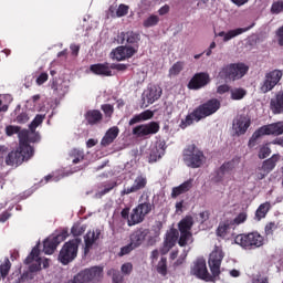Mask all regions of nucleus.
I'll return each mask as SVG.
<instances>
[{
	"instance_id": "4",
	"label": "nucleus",
	"mask_w": 283,
	"mask_h": 283,
	"mask_svg": "<svg viewBox=\"0 0 283 283\" xmlns=\"http://www.w3.org/2000/svg\"><path fill=\"white\" fill-rule=\"evenodd\" d=\"M206 160L205 153L196 144L188 145L184 149V163L186 167L198 169L201 165H205Z\"/></svg>"
},
{
	"instance_id": "20",
	"label": "nucleus",
	"mask_w": 283,
	"mask_h": 283,
	"mask_svg": "<svg viewBox=\"0 0 283 283\" xmlns=\"http://www.w3.org/2000/svg\"><path fill=\"white\" fill-rule=\"evenodd\" d=\"M165 149H167L165 140L159 139L150 145L149 163H158L165 156Z\"/></svg>"
},
{
	"instance_id": "30",
	"label": "nucleus",
	"mask_w": 283,
	"mask_h": 283,
	"mask_svg": "<svg viewBox=\"0 0 283 283\" xmlns=\"http://www.w3.org/2000/svg\"><path fill=\"white\" fill-rule=\"evenodd\" d=\"M51 90H53L56 96H65L70 91V82L67 81H54L51 84Z\"/></svg>"
},
{
	"instance_id": "15",
	"label": "nucleus",
	"mask_w": 283,
	"mask_h": 283,
	"mask_svg": "<svg viewBox=\"0 0 283 283\" xmlns=\"http://www.w3.org/2000/svg\"><path fill=\"white\" fill-rule=\"evenodd\" d=\"M222 260H224V252L219 247H216L214 250L210 253L208 264L210 268L213 277L220 275V266H222Z\"/></svg>"
},
{
	"instance_id": "28",
	"label": "nucleus",
	"mask_w": 283,
	"mask_h": 283,
	"mask_svg": "<svg viewBox=\"0 0 283 283\" xmlns=\"http://www.w3.org/2000/svg\"><path fill=\"white\" fill-rule=\"evenodd\" d=\"M149 235V229H139L135 230L130 234V244L135 247V249H138L143 242H145V238Z\"/></svg>"
},
{
	"instance_id": "10",
	"label": "nucleus",
	"mask_w": 283,
	"mask_h": 283,
	"mask_svg": "<svg viewBox=\"0 0 283 283\" xmlns=\"http://www.w3.org/2000/svg\"><path fill=\"white\" fill-rule=\"evenodd\" d=\"M282 134H283V122L264 125L253 133L249 143L251 145L252 143H255L258 138H262V136H282Z\"/></svg>"
},
{
	"instance_id": "35",
	"label": "nucleus",
	"mask_w": 283,
	"mask_h": 283,
	"mask_svg": "<svg viewBox=\"0 0 283 283\" xmlns=\"http://www.w3.org/2000/svg\"><path fill=\"white\" fill-rule=\"evenodd\" d=\"M118 184L116 181H107L102 184L103 189L99 188V190L95 193V198H103V196H107L112 189L117 187Z\"/></svg>"
},
{
	"instance_id": "9",
	"label": "nucleus",
	"mask_w": 283,
	"mask_h": 283,
	"mask_svg": "<svg viewBox=\"0 0 283 283\" xmlns=\"http://www.w3.org/2000/svg\"><path fill=\"white\" fill-rule=\"evenodd\" d=\"M103 280V266H92L81 271L73 277L71 283H88V282H101Z\"/></svg>"
},
{
	"instance_id": "11",
	"label": "nucleus",
	"mask_w": 283,
	"mask_h": 283,
	"mask_svg": "<svg viewBox=\"0 0 283 283\" xmlns=\"http://www.w3.org/2000/svg\"><path fill=\"white\" fill-rule=\"evenodd\" d=\"M190 275H195L198 280H203V282H216L213 274L209 273L207 269V261L202 258L197 259L190 269Z\"/></svg>"
},
{
	"instance_id": "19",
	"label": "nucleus",
	"mask_w": 283,
	"mask_h": 283,
	"mask_svg": "<svg viewBox=\"0 0 283 283\" xmlns=\"http://www.w3.org/2000/svg\"><path fill=\"white\" fill-rule=\"evenodd\" d=\"M240 165V159H232L231 161L224 163L217 171V180L222 182V180H229L231 178V172L235 167Z\"/></svg>"
},
{
	"instance_id": "61",
	"label": "nucleus",
	"mask_w": 283,
	"mask_h": 283,
	"mask_svg": "<svg viewBox=\"0 0 283 283\" xmlns=\"http://www.w3.org/2000/svg\"><path fill=\"white\" fill-rule=\"evenodd\" d=\"M252 283H269V279H266V276L256 275V276L252 280Z\"/></svg>"
},
{
	"instance_id": "48",
	"label": "nucleus",
	"mask_w": 283,
	"mask_h": 283,
	"mask_svg": "<svg viewBox=\"0 0 283 283\" xmlns=\"http://www.w3.org/2000/svg\"><path fill=\"white\" fill-rule=\"evenodd\" d=\"M21 132H23V130H21V127H19V126L9 125L6 127L7 136H14V134H18V137H19Z\"/></svg>"
},
{
	"instance_id": "47",
	"label": "nucleus",
	"mask_w": 283,
	"mask_h": 283,
	"mask_svg": "<svg viewBox=\"0 0 283 283\" xmlns=\"http://www.w3.org/2000/svg\"><path fill=\"white\" fill-rule=\"evenodd\" d=\"M283 12V1L279 0L272 3L271 13L272 14H280Z\"/></svg>"
},
{
	"instance_id": "62",
	"label": "nucleus",
	"mask_w": 283,
	"mask_h": 283,
	"mask_svg": "<svg viewBox=\"0 0 283 283\" xmlns=\"http://www.w3.org/2000/svg\"><path fill=\"white\" fill-rule=\"evenodd\" d=\"M48 81V73H41L36 78L38 85H43Z\"/></svg>"
},
{
	"instance_id": "44",
	"label": "nucleus",
	"mask_w": 283,
	"mask_h": 283,
	"mask_svg": "<svg viewBox=\"0 0 283 283\" xmlns=\"http://www.w3.org/2000/svg\"><path fill=\"white\" fill-rule=\"evenodd\" d=\"M157 273H159V275H167V259L166 258H161L160 261L157 264Z\"/></svg>"
},
{
	"instance_id": "26",
	"label": "nucleus",
	"mask_w": 283,
	"mask_h": 283,
	"mask_svg": "<svg viewBox=\"0 0 283 283\" xmlns=\"http://www.w3.org/2000/svg\"><path fill=\"white\" fill-rule=\"evenodd\" d=\"M160 96H163V88L159 86H150L144 92V101L149 105L156 103Z\"/></svg>"
},
{
	"instance_id": "39",
	"label": "nucleus",
	"mask_w": 283,
	"mask_h": 283,
	"mask_svg": "<svg viewBox=\"0 0 283 283\" xmlns=\"http://www.w3.org/2000/svg\"><path fill=\"white\" fill-rule=\"evenodd\" d=\"M70 158L73 165H78V163H82V160H84L85 153L81 149L74 148L70 151Z\"/></svg>"
},
{
	"instance_id": "45",
	"label": "nucleus",
	"mask_w": 283,
	"mask_h": 283,
	"mask_svg": "<svg viewBox=\"0 0 283 283\" xmlns=\"http://www.w3.org/2000/svg\"><path fill=\"white\" fill-rule=\"evenodd\" d=\"M269 156H271V147H269V144H265L261 146L259 150V158L264 160V158H269Z\"/></svg>"
},
{
	"instance_id": "2",
	"label": "nucleus",
	"mask_w": 283,
	"mask_h": 283,
	"mask_svg": "<svg viewBox=\"0 0 283 283\" xmlns=\"http://www.w3.org/2000/svg\"><path fill=\"white\" fill-rule=\"evenodd\" d=\"M117 43L122 46H117L111 52V59L115 61L132 59L140 48V33L134 31L120 32L117 35Z\"/></svg>"
},
{
	"instance_id": "14",
	"label": "nucleus",
	"mask_w": 283,
	"mask_h": 283,
	"mask_svg": "<svg viewBox=\"0 0 283 283\" xmlns=\"http://www.w3.org/2000/svg\"><path fill=\"white\" fill-rule=\"evenodd\" d=\"M247 218H249V214L247 211H242L239 214H237L233 219L224 221L223 224H220L217 230V235H220L221 238L224 237V233L229 231V229H235V227H240V224H244L247 222Z\"/></svg>"
},
{
	"instance_id": "16",
	"label": "nucleus",
	"mask_w": 283,
	"mask_h": 283,
	"mask_svg": "<svg viewBox=\"0 0 283 283\" xmlns=\"http://www.w3.org/2000/svg\"><path fill=\"white\" fill-rule=\"evenodd\" d=\"M281 78H282V71L280 70H274L272 72L266 73L265 80L261 84V92L263 94L271 92V90H273V87H275V85L280 83Z\"/></svg>"
},
{
	"instance_id": "38",
	"label": "nucleus",
	"mask_w": 283,
	"mask_h": 283,
	"mask_svg": "<svg viewBox=\"0 0 283 283\" xmlns=\"http://www.w3.org/2000/svg\"><path fill=\"white\" fill-rule=\"evenodd\" d=\"M269 209H271V203L265 202L259 206V208L255 211V220L260 222L262 218H266V213H269Z\"/></svg>"
},
{
	"instance_id": "32",
	"label": "nucleus",
	"mask_w": 283,
	"mask_h": 283,
	"mask_svg": "<svg viewBox=\"0 0 283 283\" xmlns=\"http://www.w3.org/2000/svg\"><path fill=\"white\" fill-rule=\"evenodd\" d=\"M273 114H282L283 112V92L280 91L270 102Z\"/></svg>"
},
{
	"instance_id": "64",
	"label": "nucleus",
	"mask_w": 283,
	"mask_h": 283,
	"mask_svg": "<svg viewBox=\"0 0 283 283\" xmlns=\"http://www.w3.org/2000/svg\"><path fill=\"white\" fill-rule=\"evenodd\" d=\"M276 36L279 39V45H283V25L276 31Z\"/></svg>"
},
{
	"instance_id": "3",
	"label": "nucleus",
	"mask_w": 283,
	"mask_h": 283,
	"mask_svg": "<svg viewBox=\"0 0 283 283\" xmlns=\"http://www.w3.org/2000/svg\"><path fill=\"white\" fill-rule=\"evenodd\" d=\"M220 109V102L218 98L209 99L208 102L199 105L192 113L186 116L184 120L180 123L181 129H187L193 123H200L203 118L208 116H212Z\"/></svg>"
},
{
	"instance_id": "27",
	"label": "nucleus",
	"mask_w": 283,
	"mask_h": 283,
	"mask_svg": "<svg viewBox=\"0 0 283 283\" xmlns=\"http://www.w3.org/2000/svg\"><path fill=\"white\" fill-rule=\"evenodd\" d=\"M118 134H120V129L118 128V126L111 127L103 136L101 140V146L109 147V145H112V143H114L116 138H118Z\"/></svg>"
},
{
	"instance_id": "8",
	"label": "nucleus",
	"mask_w": 283,
	"mask_h": 283,
	"mask_svg": "<svg viewBox=\"0 0 283 283\" xmlns=\"http://www.w3.org/2000/svg\"><path fill=\"white\" fill-rule=\"evenodd\" d=\"M249 72V66L243 63L229 64L221 69L219 77L224 81H240Z\"/></svg>"
},
{
	"instance_id": "1",
	"label": "nucleus",
	"mask_w": 283,
	"mask_h": 283,
	"mask_svg": "<svg viewBox=\"0 0 283 283\" xmlns=\"http://www.w3.org/2000/svg\"><path fill=\"white\" fill-rule=\"evenodd\" d=\"M45 120V115L38 114L34 119L30 123L29 129H23L19 134V147L8 154L6 158V164L9 167H19L24 160H30L34 156V148L30 146V143H39L41 136L36 133V127L43 124Z\"/></svg>"
},
{
	"instance_id": "17",
	"label": "nucleus",
	"mask_w": 283,
	"mask_h": 283,
	"mask_svg": "<svg viewBox=\"0 0 283 283\" xmlns=\"http://www.w3.org/2000/svg\"><path fill=\"white\" fill-rule=\"evenodd\" d=\"M158 132H160V125L157 122L142 124L133 128V135L137 136V138H143L145 136L158 134Z\"/></svg>"
},
{
	"instance_id": "60",
	"label": "nucleus",
	"mask_w": 283,
	"mask_h": 283,
	"mask_svg": "<svg viewBox=\"0 0 283 283\" xmlns=\"http://www.w3.org/2000/svg\"><path fill=\"white\" fill-rule=\"evenodd\" d=\"M111 70H117L118 72H125V70H127V65L113 63V64H111Z\"/></svg>"
},
{
	"instance_id": "24",
	"label": "nucleus",
	"mask_w": 283,
	"mask_h": 283,
	"mask_svg": "<svg viewBox=\"0 0 283 283\" xmlns=\"http://www.w3.org/2000/svg\"><path fill=\"white\" fill-rule=\"evenodd\" d=\"M210 77L207 73H197L188 83L189 90H202L206 85H209Z\"/></svg>"
},
{
	"instance_id": "56",
	"label": "nucleus",
	"mask_w": 283,
	"mask_h": 283,
	"mask_svg": "<svg viewBox=\"0 0 283 283\" xmlns=\"http://www.w3.org/2000/svg\"><path fill=\"white\" fill-rule=\"evenodd\" d=\"M275 229H277L275 222H270L265 226V235H273V231H275Z\"/></svg>"
},
{
	"instance_id": "29",
	"label": "nucleus",
	"mask_w": 283,
	"mask_h": 283,
	"mask_svg": "<svg viewBox=\"0 0 283 283\" xmlns=\"http://www.w3.org/2000/svg\"><path fill=\"white\" fill-rule=\"evenodd\" d=\"M90 70L98 76H112V64L109 63L92 64Z\"/></svg>"
},
{
	"instance_id": "22",
	"label": "nucleus",
	"mask_w": 283,
	"mask_h": 283,
	"mask_svg": "<svg viewBox=\"0 0 283 283\" xmlns=\"http://www.w3.org/2000/svg\"><path fill=\"white\" fill-rule=\"evenodd\" d=\"M179 235H180V233L178 232L177 229H170L166 233L164 245L160 249L163 255H167V253H169V251H171V249H174V247H176V242H178Z\"/></svg>"
},
{
	"instance_id": "12",
	"label": "nucleus",
	"mask_w": 283,
	"mask_h": 283,
	"mask_svg": "<svg viewBox=\"0 0 283 283\" xmlns=\"http://www.w3.org/2000/svg\"><path fill=\"white\" fill-rule=\"evenodd\" d=\"M151 202L144 201L133 209L130 217L128 219V227H134L135 224H140L145 220L148 213H151Z\"/></svg>"
},
{
	"instance_id": "63",
	"label": "nucleus",
	"mask_w": 283,
	"mask_h": 283,
	"mask_svg": "<svg viewBox=\"0 0 283 283\" xmlns=\"http://www.w3.org/2000/svg\"><path fill=\"white\" fill-rule=\"evenodd\" d=\"M70 50L72 51L73 56H78L81 46L77 44H71Z\"/></svg>"
},
{
	"instance_id": "40",
	"label": "nucleus",
	"mask_w": 283,
	"mask_h": 283,
	"mask_svg": "<svg viewBox=\"0 0 283 283\" xmlns=\"http://www.w3.org/2000/svg\"><path fill=\"white\" fill-rule=\"evenodd\" d=\"M247 96V90L242 87H234L230 90V98L232 101H242Z\"/></svg>"
},
{
	"instance_id": "5",
	"label": "nucleus",
	"mask_w": 283,
	"mask_h": 283,
	"mask_svg": "<svg viewBox=\"0 0 283 283\" xmlns=\"http://www.w3.org/2000/svg\"><path fill=\"white\" fill-rule=\"evenodd\" d=\"M235 244L242 247L248 251L253 249H260V247H264V237L259 232H251L248 234H238L234 239Z\"/></svg>"
},
{
	"instance_id": "36",
	"label": "nucleus",
	"mask_w": 283,
	"mask_h": 283,
	"mask_svg": "<svg viewBox=\"0 0 283 283\" xmlns=\"http://www.w3.org/2000/svg\"><path fill=\"white\" fill-rule=\"evenodd\" d=\"M277 160H280V155H273L271 158L264 160L261 165L264 170L270 174L275 169V165H277Z\"/></svg>"
},
{
	"instance_id": "25",
	"label": "nucleus",
	"mask_w": 283,
	"mask_h": 283,
	"mask_svg": "<svg viewBox=\"0 0 283 283\" xmlns=\"http://www.w3.org/2000/svg\"><path fill=\"white\" fill-rule=\"evenodd\" d=\"M253 28V24L248 28H239V29H233L228 32L221 31L219 33H216V36H221L223 38V42L227 43L231 41V39H235V36H240V34H244V32H249Z\"/></svg>"
},
{
	"instance_id": "59",
	"label": "nucleus",
	"mask_w": 283,
	"mask_h": 283,
	"mask_svg": "<svg viewBox=\"0 0 283 283\" xmlns=\"http://www.w3.org/2000/svg\"><path fill=\"white\" fill-rule=\"evenodd\" d=\"M227 92L231 93V87H229L227 84H222L217 88V94H227Z\"/></svg>"
},
{
	"instance_id": "31",
	"label": "nucleus",
	"mask_w": 283,
	"mask_h": 283,
	"mask_svg": "<svg viewBox=\"0 0 283 283\" xmlns=\"http://www.w3.org/2000/svg\"><path fill=\"white\" fill-rule=\"evenodd\" d=\"M98 238H101V230L96 229L93 231H88L86 233V235L84 237V242H85V253L90 252V249H92V245L94 244V242H96V240H98Z\"/></svg>"
},
{
	"instance_id": "7",
	"label": "nucleus",
	"mask_w": 283,
	"mask_h": 283,
	"mask_svg": "<svg viewBox=\"0 0 283 283\" xmlns=\"http://www.w3.org/2000/svg\"><path fill=\"white\" fill-rule=\"evenodd\" d=\"M193 227V217L187 216L181 219L178 223L179 229V247H188V244H193V233H191V228Z\"/></svg>"
},
{
	"instance_id": "53",
	"label": "nucleus",
	"mask_w": 283,
	"mask_h": 283,
	"mask_svg": "<svg viewBox=\"0 0 283 283\" xmlns=\"http://www.w3.org/2000/svg\"><path fill=\"white\" fill-rule=\"evenodd\" d=\"M71 233L74 235V238H78V235H83V233H85V228L81 226H73Z\"/></svg>"
},
{
	"instance_id": "43",
	"label": "nucleus",
	"mask_w": 283,
	"mask_h": 283,
	"mask_svg": "<svg viewBox=\"0 0 283 283\" xmlns=\"http://www.w3.org/2000/svg\"><path fill=\"white\" fill-rule=\"evenodd\" d=\"M185 67V64L182 62H177L175 63L170 69H169V74L168 76L171 78L174 76H178L180 72H182Z\"/></svg>"
},
{
	"instance_id": "42",
	"label": "nucleus",
	"mask_w": 283,
	"mask_h": 283,
	"mask_svg": "<svg viewBox=\"0 0 283 283\" xmlns=\"http://www.w3.org/2000/svg\"><path fill=\"white\" fill-rule=\"evenodd\" d=\"M157 23H160V18L156 14H150L143 22L144 28H154Z\"/></svg>"
},
{
	"instance_id": "58",
	"label": "nucleus",
	"mask_w": 283,
	"mask_h": 283,
	"mask_svg": "<svg viewBox=\"0 0 283 283\" xmlns=\"http://www.w3.org/2000/svg\"><path fill=\"white\" fill-rule=\"evenodd\" d=\"M102 111L106 116L109 117L112 116V114H114V106H112L111 104H104L102 105Z\"/></svg>"
},
{
	"instance_id": "57",
	"label": "nucleus",
	"mask_w": 283,
	"mask_h": 283,
	"mask_svg": "<svg viewBox=\"0 0 283 283\" xmlns=\"http://www.w3.org/2000/svg\"><path fill=\"white\" fill-rule=\"evenodd\" d=\"M198 222H200V224H205V222H207V220H209V211H202L199 213V217H197Z\"/></svg>"
},
{
	"instance_id": "34",
	"label": "nucleus",
	"mask_w": 283,
	"mask_h": 283,
	"mask_svg": "<svg viewBox=\"0 0 283 283\" xmlns=\"http://www.w3.org/2000/svg\"><path fill=\"white\" fill-rule=\"evenodd\" d=\"M154 118V112L150 109L144 111L140 114L135 115L129 119L128 125H136V123H143L145 120H151Z\"/></svg>"
},
{
	"instance_id": "46",
	"label": "nucleus",
	"mask_w": 283,
	"mask_h": 283,
	"mask_svg": "<svg viewBox=\"0 0 283 283\" xmlns=\"http://www.w3.org/2000/svg\"><path fill=\"white\" fill-rule=\"evenodd\" d=\"M160 235L159 231H149V233L147 234V242L150 247H154V244H156V242H158V238Z\"/></svg>"
},
{
	"instance_id": "6",
	"label": "nucleus",
	"mask_w": 283,
	"mask_h": 283,
	"mask_svg": "<svg viewBox=\"0 0 283 283\" xmlns=\"http://www.w3.org/2000/svg\"><path fill=\"white\" fill-rule=\"evenodd\" d=\"M78 244H81V239L78 238L64 243L57 256L59 262L64 265L70 264V262H74V260H76V255H78Z\"/></svg>"
},
{
	"instance_id": "41",
	"label": "nucleus",
	"mask_w": 283,
	"mask_h": 283,
	"mask_svg": "<svg viewBox=\"0 0 283 283\" xmlns=\"http://www.w3.org/2000/svg\"><path fill=\"white\" fill-rule=\"evenodd\" d=\"M107 275L112 276V282L113 283H123V282H125V275L116 269L108 270Z\"/></svg>"
},
{
	"instance_id": "21",
	"label": "nucleus",
	"mask_w": 283,
	"mask_h": 283,
	"mask_svg": "<svg viewBox=\"0 0 283 283\" xmlns=\"http://www.w3.org/2000/svg\"><path fill=\"white\" fill-rule=\"evenodd\" d=\"M147 187V176L138 175L130 187H125L120 191V196H129V193H136Z\"/></svg>"
},
{
	"instance_id": "23",
	"label": "nucleus",
	"mask_w": 283,
	"mask_h": 283,
	"mask_svg": "<svg viewBox=\"0 0 283 283\" xmlns=\"http://www.w3.org/2000/svg\"><path fill=\"white\" fill-rule=\"evenodd\" d=\"M251 127V118L245 115H239L233 120L232 128L235 132L237 136H242L247 134V129Z\"/></svg>"
},
{
	"instance_id": "13",
	"label": "nucleus",
	"mask_w": 283,
	"mask_h": 283,
	"mask_svg": "<svg viewBox=\"0 0 283 283\" xmlns=\"http://www.w3.org/2000/svg\"><path fill=\"white\" fill-rule=\"evenodd\" d=\"M39 245H35L30 255L27 256V259L24 260V264H31L29 266V271L31 273H36V271H41V264L43 265V269H48L50 266V260L49 259H44L42 260L41 258H39Z\"/></svg>"
},
{
	"instance_id": "18",
	"label": "nucleus",
	"mask_w": 283,
	"mask_h": 283,
	"mask_svg": "<svg viewBox=\"0 0 283 283\" xmlns=\"http://www.w3.org/2000/svg\"><path fill=\"white\" fill-rule=\"evenodd\" d=\"M65 238H67V232L49 237L43 243V252L45 255H52V253L56 251V247H59L61 242H64Z\"/></svg>"
},
{
	"instance_id": "33",
	"label": "nucleus",
	"mask_w": 283,
	"mask_h": 283,
	"mask_svg": "<svg viewBox=\"0 0 283 283\" xmlns=\"http://www.w3.org/2000/svg\"><path fill=\"white\" fill-rule=\"evenodd\" d=\"M192 187H193V180L189 179L185 181L180 186L172 188L171 198H178V196H182V193H187V191H189V189H191Z\"/></svg>"
},
{
	"instance_id": "49",
	"label": "nucleus",
	"mask_w": 283,
	"mask_h": 283,
	"mask_svg": "<svg viewBox=\"0 0 283 283\" xmlns=\"http://www.w3.org/2000/svg\"><path fill=\"white\" fill-rule=\"evenodd\" d=\"M265 176H269L268 170H265L262 166H259L255 169V178H256V180H264Z\"/></svg>"
},
{
	"instance_id": "51",
	"label": "nucleus",
	"mask_w": 283,
	"mask_h": 283,
	"mask_svg": "<svg viewBox=\"0 0 283 283\" xmlns=\"http://www.w3.org/2000/svg\"><path fill=\"white\" fill-rule=\"evenodd\" d=\"M10 273V260H6V263L0 265V275L1 277H6Z\"/></svg>"
},
{
	"instance_id": "37",
	"label": "nucleus",
	"mask_w": 283,
	"mask_h": 283,
	"mask_svg": "<svg viewBox=\"0 0 283 283\" xmlns=\"http://www.w3.org/2000/svg\"><path fill=\"white\" fill-rule=\"evenodd\" d=\"M85 116L90 125H96V123H101V120H103V114H101V111H88Z\"/></svg>"
},
{
	"instance_id": "52",
	"label": "nucleus",
	"mask_w": 283,
	"mask_h": 283,
	"mask_svg": "<svg viewBox=\"0 0 283 283\" xmlns=\"http://www.w3.org/2000/svg\"><path fill=\"white\" fill-rule=\"evenodd\" d=\"M28 120H30V115H28V113H21L15 118V123H18L19 125H25Z\"/></svg>"
},
{
	"instance_id": "50",
	"label": "nucleus",
	"mask_w": 283,
	"mask_h": 283,
	"mask_svg": "<svg viewBox=\"0 0 283 283\" xmlns=\"http://www.w3.org/2000/svg\"><path fill=\"white\" fill-rule=\"evenodd\" d=\"M132 271H134V265L129 262L124 263L120 268V272L124 275H132Z\"/></svg>"
},
{
	"instance_id": "55",
	"label": "nucleus",
	"mask_w": 283,
	"mask_h": 283,
	"mask_svg": "<svg viewBox=\"0 0 283 283\" xmlns=\"http://www.w3.org/2000/svg\"><path fill=\"white\" fill-rule=\"evenodd\" d=\"M129 12V7L127 4H119L116 14L117 17H125Z\"/></svg>"
},
{
	"instance_id": "54",
	"label": "nucleus",
	"mask_w": 283,
	"mask_h": 283,
	"mask_svg": "<svg viewBox=\"0 0 283 283\" xmlns=\"http://www.w3.org/2000/svg\"><path fill=\"white\" fill-rule=\"evenodd\" d=\"M134 249H136V248L132 243H129L120 249V252L118 253V255L120 258H123V255H128V253H132V251H134Z\"/></svg>"
}]
</instances>
